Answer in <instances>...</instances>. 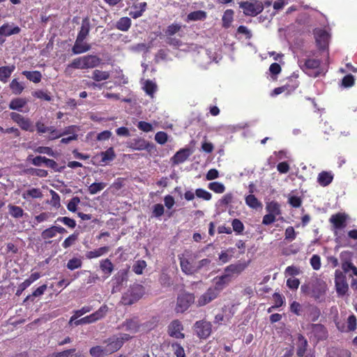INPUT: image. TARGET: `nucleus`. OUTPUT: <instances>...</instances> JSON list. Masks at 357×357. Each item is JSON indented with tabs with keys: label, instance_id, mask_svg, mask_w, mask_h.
Segmentation results:
<instances>
[{
	"label": "nucleus",
	"instance_id": "nucleus-1",
	"mask_svg": "<svg viewBox=\"0 0 357 357\" xmlns=\"http://www.w3.org/2000/svg\"><path fill=\"white\" fill-rule=\"evenodd\" d=\"M101 63V59L95 54H87L74 59L67 65L64 70L66 75L70 76L73 69H90L95 68Z\"/></svg>",
	"mask_w": 357,
	"mask_h": 357
},
{
	"label": "nucleus",
	"instance_id": "nucleus-2",
	"mask_svg": "<svg viewBox=\"0 0 357 357\" xmlns=\"http://www.w3.org/2000/svg\"><path fill=\"white\" fill-rule=\"evenodd\" d=\"M144 294V287L140 284L131 286L122 296L121 303L125 305H130L139 301Z\"/></svg>",
	"mask_w": 357,
	"mask_h": 357
},
{
	"label": "nucleus",
	"instance_id": "nucleus-3",
	"mask_svg": "<svg viewBox=\"0 0 357 357\" xmlns=\"http://www.w3.org/2000/svg\"><path fill=\"white\" fill-rule=\"evenodd\" d=\"M181 269L185 275H193L196 273V265L192 261V253L189 250L178 255Z\"/></svg>",
	"mask_w": 357,
	"mask_h": 357
},
{
	"label": "nucleus",
	"instance_id": "nucleus-4",
	"mask_svg": "<svg viewBox=\"0 0 357 357\" xmlns=\"http://www.w3.org/2000/svg\"><path fill=\"white\" fill-rule=\"evenodd\" d=\"M197 336L200 339L208 338L212 333V324L206 320L197 321L193 326Z\"/></svg>",
	"mask_w": 357,
	"mask_h": 357
},
{
	"label": "nucleus",
	"instance_id": "nucleus-5",
	"mask_svg": "<svg viewBox=\"0 0 357 357\" xmlns=\"http://www.w3.org/2000/svg\"><path fill=\"white\" fill-rule=\"evenodd\" d=\"M195 302L193 294L183 293L178 296L176 306V312L183 313L186 311L192 303Z\"/></svg>",
	"mask_w": 357,
	"mask_h": 357
},
{
	"label": "nucleus",
	"instance_id": "nucleus-6",
	"mask_svg": "<svg viewBox=\"0 0 357 357\" xmlns=\"http://www.w3.org/2000/svg\"><path fill=\"white\" fill-rule=\"evenodd\" d=\"M239 6L243 10V13L248 16H256L264 10L262 3L258 1L255 3L248 1H242L239 3Z\"/></svg>",
	"mask_w": 357,
	"mask_h": 357
},
{
	"label": "nucleus",
	"instance_id": "nucleus-7",
	"mask_svg": "<svg viewBox=\"0 0 357 357\" xmlns=\"http://www.w3.org/2000/svg\"><path fill=\"white\" fill-rule=\"evenodd\" d=\"M183 326L181 321L174 319L167 326L168 335L176 339H184L185 334L183 333Z\"/></svg>",
	"mask_w": 357,
	"mask_h": 357
},
{
	"label": "nucleus",
	"instance_id": "nucleus-8",
	"mask_svg": "<svg viewBox=\"0 0 357 357\" xmlns=\"http://www.w3.org/2000/svg\"><path fill=\"white\" fill-rule=\"evenodd\" d=\"M10 116L11 119L15 123H16L22 130L25 131L33 132L32 123L29 119L25 118L22 115L17 112H11Z\"/></svg>",
	"mask_w": 357,
	"mask_h": 357
},
{
	"label": "nucleus",
	"instance_id": "nucleus-9",
	"mask_svg": "<svg viewBox=\"0 0 357 357\" xmlns=\"http://www.w3.org/2000/svg\"><path fill=\"white\" fill-rule=\"evenodd\" d=\"M231 281L229 275L223 273L213 278L214 286L211 287L219 295Z\"/></svg>",
	"mask_w": 357,
	"mask_h": 357
},
{
	"label": "nucleus",
	"instance_id": "nucleus-10",
	"mask_svg": "<svg viewBox=\"0 0 357 357\" xmlns=\"http://www.w3.org/2000/svg\"><path fill=\"white\" fill-rule=\"evenodd\" d=\"M314 35L317 46L319 50H325L328 45L330 35L324 29H315Z\"/></svg>",
	"mask_w": 357,
	"mask_h": 357
},
{
	"label": "nucleus",
	"instance_id": "nucleus-11",
	"mask_svg": "<svg viewBox=\"0 0 357 357\" xmlns=\"http://www.w3.org/2000/svg\"><path fill=\"white\" fill-rule=\"evenodd\" d=\"M106 344L105 347L107 355L119 351L123 347V341L119 340V337L113 335L103 342Z\"/></svg>",
	"mask_w": 357,
	"mask_h": 357
},
{
	"label": "nucleus",
	"instance_id": "nucleus-12",
	"mask_svg": "<svg viewBox=\"0 0 357 357\" xmlns=\"http://www.w3.org/2000/svg\"><path fill=\"white\" fill-rule=\"evenodd\" d=\"M310 328L311 333L317 342L325 340L328 338V331L323 324H310Z\"/></svg>",
	"mask_w": 357,
	"mask_h": 357
},
{
	"label": "nucleus",
	"instance_id": "nucleus-13",
	"mask_svg": "<svg viewBox=\"0 0 357 357\" xmlns=\"http://www.w3.org/2000/svg\"><path fill=\"white\" fill-rule=\"evenodd\" d=\"M21 31V29L18 26H14L13 24H10L5 23L0 26V43L4 42L3 37H7L15 34H18Z\"/></svg>",
	"mask_w": 357,
	"mask_h": 357
},
{
	"label": "nucleus",
	"instance_id": "nucleus-14",
	"mask_svg": "<svg viewBox=\"0 0 357 357\" xmlns=\"http://www.w3.org/2000/svg\"><path fill=\"white\" fill-rule=\"evenodd\" d=\"M247 266L245 262L238 261L226 266L224 269V273L229 275L232 280L234 275H238L241 274L246 268Z\"/></svg>",
	"mask_w": 357,
	"mask_h": 357
},
{
	"label": "nucleus",
	"instance_id": "nucleus-15",
	"mask_svg": "<svg viewBox=\"0 0 357 357\" xmlns=\"http://www.w3.org/2000/svg\"><path fill=\"white\" fill-rule=\"evenodd\" d=\"M218 296L211 287H209L204 294L199 297L197 301V305L198 307L204 306L215 300Z\"/></svg>",
	"mask_w": 357,
	"mask_h": 357
},
{
	"label": "nucleus",
	"instance_id": "nucleus-16",
	"mask_svg": "<svg viewBox=\"0 0 357 357\" xmlns=\"http://www.w3.org/2000/svg\"><path fill=\"white\" fill-rule=\"evenodd\" d=\"M347 220V215L345 213H337L331 215L329 221L333 225L334 229H341L346 227Z\"/></svg>",
	"mask_w": 357,
	"mask_h": 357
},
{
	"label": "nucleus",
	"instance_id": "nucleus-17",
	"mask_svg": "<svg viewBox=\"0 0 357 357\" xmlns=\"http://www.w3.org/2000/svg\"><path fill=\"white\" fill-rule=\"evenodd\" d=\"M326 291V285L324 282H317L312 287V295L316 301H321L324 299Z\"/></svg>",
	"mask_w": 357,
	"mask_h": 357
},
{
	"label": "nucleus",
	"instance_id": "nucleus-18",
	"mask_svg": "<svg viewBox=\"0 0 357 357\" xmlns=\"http://www.w3.org/2000/svg\"><path fill=\"white\" fill-rule=\"evenodd\" d=\"M296 343V355L298 357H303L308 347L307 339L301 333L298 335Z\"/></svg>",
	"mask_w": 357,
	"mask_h": 357
},
{
	"label": "nucleus",
	"instance_id": "nucleus-19",
	"mask_svg": "<svg viewBox=\"0 0 357 357\" xmlns=\"http://www.w3.org/2000/svg\"><path fill=\"white\" fill-rule=\"evenodd\" d=\"M90 31V21L88 17L84 18L82 21L80 29L77 33L76 40L84 41Z\"/></svg>",
	"mask_w": 357,
	"mask_h": 357
},
{
	"label": "nucleus",
	"instance_id": "nucleus-20",
	"mask_svg": "<svg viewBox=\"0 0 357 357\" xmlns=\"http://www.w3.org/2000/svg\"><path fill=\"white\" fill-rule=\"evenodd\" d=\"M121 326L126 331L132 333L138 332L140 327V324L136 318L126 319Z\"/></svg>",
	"mask_w": 357,
	"mask_h": 357
},
{
	"label": "nucleus",
	"instance_id": "nucleus-21",
	"mask_svg": "<svg viewBox=\"0 0 357 357\" xmlns=\"http://www.w3.org/2000/svg\"><path fill=\"white\" fill-rule=\"evenodd\" d=\"M333 177L331 172L322 171L318 174L317 182L321 186L326 187L332 183Z\"/></svg>",
	"mask_w": 357,
	"mask_h": 357
},
{
	"label": "nucleus",
	"instance_id": "nucleus-22",
	"mask_svg": "<svg viewBox=\"0 0 357 357\" xmlns=\"http://www.w3.org/2000/svg\"><path fill=\"white\" fill-rule=\"evenodd\" d=\"M128 279V270L121 269L113 278L114 289L119 288L123 285V283L127 281Z\"/></svg>",
	"mask_w": 357,
	"mask_h": 357
},
{
	"label": "nucleus",
	"instance_id": "nucleus-23",
	"mask_svg": "<svg viewBox=\"0 0 357 357\" xmlns=\"http://www.w3.org/2000/svg\"><path fill=\"white\" fill-rule=\"evenodd\" d=\"M190 154L188 149H182L177 151L172 157V160L174 164L178 165L185 161Z\"/></svg>",
	"mask_w": 357,
	"mask_h": 357
},
{
	"label": "nucleus",
	"instance_id": "nucleus-24",
	"mask_svg": "<svg viewBox=\"0 0 357 357\" xmlns=\"http://www.w3.org/2000/svg\"><path fill=\"white\" fill-rule=\"evenodd\" d=\"M83 42L84 41L75 40V44L72 47V52L74 54H81L91 50V45L88 43H83Z\"/></svg>",
	"mask_w": 357,
	"mask_h": 357
},
{
	"label": "nucleus",
	"instance_id": "nucleus-25",
	"mask_svg": "<svg viewBox=\"0 0 357 357\" xmlns=\"http://www.w3.org/2000/svg\"><path fill=\"white\" fill-rule=\"evenodd\" d=\"M15 69V66L14 65L0 67V81L6 83Z\"/></svg>",
	"mask_w": 357,
	"mask_h": 357
},
{
	"label": "nucleus",
	"instance_id": "nucleus-26",
	"mask_svg": "<svg viewBox=\"0 0 357 357\" xmlns=\"http://www.w3.org/2000/svg\"><path fill=\"white\" fill-rule=\"evenodd\" d=\"M100 268L105 277L108 278L112 273L114 267L111 260L107 258L100 261Z\"/></svg>",
	"mask_w": 357,
	"mask_h": 357
},
{
	"label": "nucleus",
	"instance_id": "nucleus-27",
	"mask_svg": "<svg viewBox=\"0 0 357 357\" xmlns=\"http://www.w3.org/2000/svg\"><path fill=\"white\" fill-rule=\"evenodd\" d=\"M109 251V248L108 246L100 247L98 249H96L92 251H87L85 253V257L88 259H92L95 258L100 257L105 254H107Z\"/></svg>",
	"mask_w": 357,
	"mask_h": 357
},
{
	"label": "nucleus",
	"instance_id": "nucleus-28",
	"mask_svg": "<svg viewBox=\"0 0 357 357\" xmlns=\"http://www.w3.org/2000/svg\"><path fill=\"white\" fill-rule=\"evenodd\" d=\"M28 101L26 98H15L10 100L9 103V109L22 112V109L27 104Z\"/></svg>",
	"mask_w": 357,
	"mask_h": 357
},
{
	"label": "nucleus",
	"instance_id": "nucleus-29",
	"mask_svg": "<svg viewBox=\"0 0 357 357\" xmlns=\"http://www.w3.org/2000/svg\"><path fill=\"white\" fill-rule=\"evenodd\" d=\"M108 312V307L104 304L100 307V308L90 314V317L93 323L103 319Z\"/></svg>",
	"mask_w": 357,
	"mask_h": 357
},
{
	"label": "nucleus",
	"instance_id": "nucleus-30",
	"mask_svg": "<svg viewBox=\"0 0 357 357\" xmlns=\"http://www.w3.org/2000/svg\"><path fill=\"white\" fill-rule=\"evenodd\" d=\"M234 12L232 9H227L222 15V27L228 29L231 26V23L234 20Z\"/></svg>",
	"mask_w": 357,
	"mask_h": 357
},
{
	"label": "nucleus",
	"instance_id": "nucleus-31",
	"mask_svg": "<svg viewBox=\"0 0 357 357\" xmlns=\"http://www.w3.org/2000/svg\"><path fill=\"white\" fill-rule=\"evenodd\" d=\"M320 61L315 59H305L304 63L301 66L302 70L306 72L308 70L317 69L320 66Z\"/></svg>",
	"mask_w": 357,
	"mask_h": 357
},
{
	"label": "nucleus",
	"instance_id": "nucleus-32",
	"mask_svg": "<svg viewBox=\"0 0 357 357\" xmlns=\"http://www.w3.org/2000/svg\"><path fill=\"white\" fill-rule=\"evenodd\" d=\"M206 17H207L206 12L199 10H196V11L190 13L187 15L186 20H187V22L199 21V20L202 21V20H206Z\"/></svg>",
	"mask_w": 357,
	"mask_h": 357
},
{
	"label": "nucleus",
	"instance_id": "nucleus-33",
	"mask_svg": "<svg viewBox=\"0 0 357 357\" xmlns=\"http://www.w3.org/2000/svg\"><path fill=\"white\" fill-rule=\"evenodd\" d=\"M22 75H24L29 81H31L36 84L39 83L42 79V75L40 72L38 70H24L22 72Z\"/></svg>",
	"mask_w": 357,
	"mask_h": 357
},
{
	"label": "nucleus",
	"instance_id": "nucleus-34",
	"mask_svg": "<svg viewBox=\"0 0 357 357\" xmlns=\"http://www.w3.org/2000/svg\"><path fill=\"white\" fill-rule=\"evenodd\" d=\"M100 155L101 156V162L105 164L112 161L116 158L113 147H109L105 151L101 152Z\"/></svg>",
	"mask_w": 357,
	"mask_h": 357
},
{
	"label": "nucleus",
	"instance_id": "nucleus-35",
	"mask_svg": "<svg viewBox=\"0 0 357 357\" xmlns=\"http://www.w3.org/2000/svg\"><path fill=\"white\" fill-rule=\"evenodd\" d=\"M131 26V20L128 17H121L116 24L117 29L122 31H127Z\"/></svg>",
	"mask_w": 357,
	"mask_h": 357
},
{
	"label": "nucleus",
	"instance_id": "nucleus-36",
	"mask_svg": "<svg viewBox=\"0 0 357 357\" xmlns=\"http://www.w3.org/2000/svg\"><path fill=\"white\" fill-rule=\"evenodd\" d=\"M110 77V73L108 71L95 70L92 73L91 78L96 82L107 80Z\"/></svg>",
	"mask_w": 357,
	"mask_h": 357
},
{
	"label": "nucleus",
	"instance_id": "nucleus-37",
	"mask_svg": "<svg viewBox=\"0 0 357 357\" xmlns=\"http://www.w3.org/2000/svg\"><path fill=\"white\" fill-rule=\"evenodd\" d=\"M23 199H29L30 198H40L43 197V193L38 188H31L25 192H24L22 195Z\"/></svg>",
	"mask_w": 357,
	"mask_h": 357
},
{
	"label": "nucleus",
	"instance_id": "nucleus-38",
	"mask_svg": "<svg viewBox=\"0 0 357 357\" xmlns=\"http://www.w3.org/2000/svg\"><path fill=\"white\" fill-rule=\"evenodd\" d=\"M10 89L15 95H20L24 89V86L22 83L18 82L17 79H13L10 83Z\"/></svg>",
	"mask_w": 357,
	"mask_h": 357
},
{
	"label": "nucleus",
	"instance_id": "nucleus-39",
	"mask_svg": "<svg viewBox=\"0 0 357 357\" xmlns=\"http://www.w3.org/2000/svg\"><path fill=\"white\" fill-rule=\"evenodd\" d=\"M266 209L268 213L274 214L275 215L281 214L280 205L275 201L268 203Z\"/></svg>",
	"mask_w": 357,
	"mask_h": 357
},
{
	"label": "nucleus",
	"instance_id": "nucleus-40",
	"mask_svg": "<svg viewBox=\"0 0 357 357\" xmlns=\"http://www.w3.org/2000/svg\"><path fill=\"white\" fill-rule=\"evenodd\" d=\"M40 236L41 238L45 241V243H51L52 241H47L56 236V232L54 226H51L50 227L43 230L41 232Z\"/></svg>",
	"mask_w": 357,
	"mask_h": 357
},
{
	"label": "nucleus",
	"instance_id": "nucleus-41",
	"mask_svg": "<svg viewBox=\"0 0 357 357\" xmlns=\"http://www.w3.org/2000/svg\"><path fill=\"white\" fill-rule=\"evenodd\" d=\"M320 315L321 311L318 307L315 305H309L308 317L312 322L317 321Z\"/></svg>",
	"mask_w": 357,
	"mask_h": 357
},
{
	"label": "nucleus",
	"instance_id": "nucleus-42",
	"mask_svg": "<svg viewBox=\"0 0 357 357\" xmlns=\"http://www.w3.org/2000/svg\"><path fill=\"white\" fill-rule=\"evenodd\" d=\"M181 25L178 23H173L169 25L165 31V35L166 37L173 36L181 30Z\"/></svg>",
	"mask_w": 357,
	"mask_h": 357
},
{
	"label": "nucleus",
	"instance_id": "nucleus-43",
	"mask_svg": "<svg viewBox=\"0 0 357 357\" xmlns=\"http://www.w3.org/2000/svg\"><path fill=\"white\" fill-rule=\"evenodd\" d=\"M89 354L92 357H104L107 356L105 348L101 346L91 347L89 350Z\"/></svg>",
	"mask_w": 357,
	"mask_h": 357
},
{
	"label": "nucleus",
	"instance_id": "nucleus-44",
	"mask_svg": "<svg viewBox=\"0 0 357 357\" xmlns=\"http://www.w3.org/2000/svg\"><path fill=\"white\" fill-rule=\"evenodd\" d=\"M328 357H351V352L347 349H335L328 353Z\"/></svg>",
	"mask_w": 357,
	"mask_h": 357
},
{
	"label": "nucleus",
	"instance_id": "nucleus-45",
	"mask_svg": "<svg viewBox=\"0 0 357 357\" xmlns=\"http://www.w3.org/2000/svg\"><path fill=\"white\" fill-rule=\"evenodd\" d=\"M47 284H45L40 286L35 291H33L32 294L28 295L25 298V299L24 300V303H25L29 300L33 301V299L31 298L32 297H38V296H42L44 294V292L45 291V290L47 289Z\"/></svg>",
	"mask_w": 357,
	"mask_h": 357
},
{
	"label": "nucleus",
	"instance_id": "nucleus-46",
	"mask_svg": "<svg viewBox=\"0 0 357 357\" xmlns=\"http://www.w3.org/2000/svg\"><path fill=\"white\" fill-rule=\"evenodd\" d=\"M9 213L15 218H22L24 215L23 209L17 206L8 205Z\"/></svg>",
	"mask_w": 357,
	"mask_h": 357
},
{
	"label": "nucleus",
	"instance_id": "nucleus-47",
	"mask_svg": "<svg viewBox=\"0 0 357 357\" xmlns=\"http://www.w3.org/2000/svg\"><path fill=\"white\" fill-rule=\"evenodd\" d=\"M106 185L107 184L103 182L93 183L91 185H89L88 190L91 195H95L98 192L102 190L106 187Z\"/></svg>",
	"mask_w": 357,
	"mask_h": 357
},
{
	"label": "nucleus",
	"instance_id": "nucleus-48",
	"mask_svg": "<svg viewBox=\"0 0 357 357\" xmlns=\"http://www.w3.org/2000/svg\"><path fill=\"white\" fill-rule=\"evenodd\" d=\"M171 347L176 357H186L185 350L180 343L172 342Z\"/></svg>",
	"mask_w": 357,
	"mask_h": 357
},
{
	"label": "nucleus",
	"instance_id": "nucleus-49",
	"mask_svg": "<svg viewBox=\"0 0 357 357\" xmlns=\"http://www.w3.org/2000/svg\"><path fill=\"white\" fill-rule=\"evenodd\" d=\"M82 266V261L79 258L73 257L70 259L66 265V267L70 270L73 271L75 269H77L81 268Z\"/></svg>",
	"mask_w": 357,
	"mask_h": 357
},
{
	"label": "nucleus",
	"instance_id": "nucleus-50",
	"mask_svg": "<svg viewBox=\"0 0 357 357\" xmlns=\"http://www.w3.org/2000/svg\"><path fill=\"white\" fill-rule=\"evenodd\" d=\"M208 188L215 193H223L225 190V186L220 182H211L208 185Z\"/></svg>",
	"mask_w": 357,
	"mask_h": 357
},
{
	"label": "nucleus",
	"instance_id": "nucleus-51",
	"mask_svg": "<svg viewBox=\"0 0 357 357\" xmlns=\"http://www.w3.org/2000/svg\"><path fill=\"white\" fill-rule=\"evenodd\" d=\"M245 203L252 208H257L261 206V203L253 195H249L245 197Z\"/></svg>",
	"mask_w": 357,
	"mask_h": 357
},
{
	"label": "nucleus",
	"instance_id": "nucleus-52",
	"mask_svg": "<svg viewBox=\"0 0 357 357\" xmlns=\"http://www.w3.org/2000/svg\"><path fill=\"white\" fill-rule=\"evenodd\" d=\"M335 287H336L337 293L340 296L345 295L349 289L348 284L344 280H342L341 282L336 281Z\"/></svg>",
	"mask_w": 357,
	"mask_h": 357
},
{
	"label": "nucleus",
	"instance_id": "nucleus-53",
	"mask_svg": "<svg viewBox=\"0 0 357 357\" xmlns=\"http://www.w3.org/2000/svg\"><path fill=\"white\" fill-rule=\"evenodd\" d=\"M347 332L354 331L356 329L357 326L356 317L354 314L349 315L347 319Z\"/></svg>",
	"mask_w": 357,
	"mask_h": 357
},
{
	"label": "nucleus",
	"instance_id": "nucleus-54",
	"mask_svg": "<svg viewBox=\"0 0 357 357\" xmlns=\"http://www.w3.org/2000/svg\"><path fill=\"white\" fill-rule=\"evenodd\" d=\"M32 95L33 97L36 98L44 100L48 102L52 100V97L50 94L43 90H37L33 92Z\"/></svg>",
	"mask_w": 357,
	"mask_h": 357
},
{
	"label": "nucleus",
	"instance_id": "nucleus-55",
	"mask_svg": "<svg viewBox=\"0 0 357 357\" xmlns=\"http://www.w3.org/2000/svg\"><path fill=\"white\" fill-rule=\"evenodd\" d=\"M195 195L198 198L203 199L206 201H209L212 198V195L203 188L196 189Z\"/></svg>",
	"mask_w": 357,
	"mask_h": 357
},
{
	"label": "nucleus",
	"instance_id": "nucleus-56",
	"mask_svg": "<svg viewBox=\"0 0 357 357\" xmlns=\"http://www.w3.org/2000/svg\"><path fill=\"white\" fill-rule=\"evenodd\" d=\"M56 222H61L71 229H73L76 227L75 220L68 217H59Z\"/></svg>",
	"mask_w": 357,
	"mask_h": 357
},
{
	"label": "nucleus",
	"instance_id": "nucleus-57",
	"mask_svg": "<svg viewBox=\"0 0 357 357\" xmlns=\"http://www.w3.org/2000/svg\"><path fill=\"white\" fill-rule=\"evenodd\" d=\"M231 226L233 230L237 234H241L245 229L243 222L237 218H235L232 220Z\"/></svg>",
	"mask_w": 357,
	"mask_h": 357
},
{
	"label": "nucleus",
	"instance_id": "nucleus-58",
	"mask_svg": "<svg viewBox=\"0 0 357 357\" xmlns=\"http://www.w3.org/2000/svg\"><path fill=\"white\" fill-rule=\"evenodd\" d=\"M156 89H157V86L155 85V83H153V82H151L150 80H147L146 82L145 85H144V90L148 95L153 97Z\"/></svg>",
	"mask_w": 357,
	"mask_h": 357
},
{
	"label": "nucleus",
	"instance_id": "nucleus-59",
	"mask_svg": "<svg viewBox=\"0 0 357 357\" xmlns=\"http://www.w3.org/2000/svg\"><path fill=\"white\" fill-rule=\"evenodd\" d=\"M165 213V208L161 204H156L153 206L152 216L155 218L161 217Z\"/></svg>",
	"mask_w": 357,
	"mask_h": 357
},
{
	"label": "nucleus",
	"instance_id": "nucleus-60",
	"mask_svg": "<svg viewBox=\"0 0 357 357\" xmlns=\"http://www.w3.org/2000/svg\"><path fill=\"white\" fill-rule=\"evenodd\" d=\"M75 351L76 349L73 348L59 352H54L52 354H48L45 357H69L70 353L75 352Z\"/></svg>",
	"mask_w": 357,
	"mask_h": 357
},
{
	"label": "nucleus",
	"instance_id": "nucleus-61",
	"mask_svg": "<svg viewBox=\"0 0 357 357\" xmlns=\"http://www.w3.org/2000/svg\"><path fill=\"white\" fill-rule=\"evenodd\" d=\"M78 234H73L67 237L64 241L62 243V246L64 248H68L73 245L76 240L77 239Z\"/></svg>",
	"mask_w": 357,
	"mask_h": 357
},
{
	"label": "nucleus",
	"instance_id": "nucleus-62",
	"mask_svg": "<svg viewBox=\"0 0 357 357\" xmlns=\"http://www.w3.org/2000/svg\"><path fill=\"white\" fill-rule=\"evenodd\" d=\"M146 266V261L144 260L137 261L132 266V271L137 275H141Z\"/></svg>",
	"mask_w": 357,
	"mask_h": 357
},
{
	"label": "nucleus",
	"instance_id": "nucleus-63",
	"mask_svg": "<svg viewBox=\"0 0 357 357\" xmlns=\"http://www.w3.org/2000/svg\"><path fill=\"white\" fill-rule=\"evenodd\" d=\"M80 202V199L78 197H73L67 204V208L71 212H75L77 211V205Z\"/></svg>",
	"mask_w": 357,
	"mask_h": 357
},
{
	"label": "nucleus",
	"instance_id": "nucleus-64",
	"mask_svg": "<svg viewBox=\"0 0 357 357\" xmlns=\"http://www.w3.org/2000/svg\"><path fill=\"white\" fill-rule=\"evenodd\" d=\"M288 203L294 208H299L302 204V199L298 196H290L288 199Z\"/></svg>",
	"mask_w": 357,
	"mask_h": 357
}]
</instances>
